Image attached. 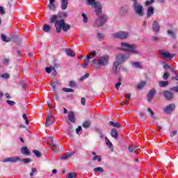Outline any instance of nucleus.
<instances>
[{
  "label": "nucleus",
  "instance_id": "nucleus-20",
  "mask_svg": "<svg viewBox=\"0 0 178 178\" xmlns=\"http://www.w3.org/2000/svg\"><path fill=\"white\" fill-rule=\"evenodd\" d=\"M50 148L52 149V151H54V152H59L60 149L59 145L54 144V143H51Z\"/></svg>",
  "mask_w": 178,
  "mask_h": 178
},
{
  "label": "nucleus",
  "instance_id": "nucleus-57",
  "mask_svg": "<svg viewBox=\"0 0 178 178\" xmlns=\"http://www.w3.org/2000/svg\"><path fill=\"white\" fill-rule=\"evenodd\" d=\"M96 131H97V133H98V134L100 136V138H104V136H102V131H101V130L97 129H96Z\"/></svg>",
  "mask_w": 178,
  "mask_h": 178
},
{
  "label": "nucleus",
  "instance_id": "nucleus-16",
  "mask_svg": "<svg viewBox=\"0 0 178 178\" xmlns=\"http://www.w3.org/2000/svg\"><path fill=\"white\" fill-rule=\"evenodd\" d=\"M95 56H97V51H94L92 52H90L86 56V58L85 59H86V60H88L90 62V60L92 59L93 58H95Z\"/></svg>",
  "mask_w": 178,
  "mask_h": 178
},
{
  "label": "nucleus",
  "instance_id": "nucleus-24",
  "mask_svg": "<svg viewBox=\"0 0 178 178\" xmlns=\"http://www.w3.org/2000/svg\"><path fill=\"white\" fill-rule=\"evenodd\" d=\"M70 24L66 23L65 21H64V24L63 25V29L62 30L63 31H65L66 33V31H69V30H70Z\"/></svg>",
  "mask_w": 178,
  "mask_h": 178
},
{
  "label": "nucleus",
  "instance_id": "nucleus-61",
  "mask_svg": "<svg viewBox=\"0 0 178 178\" xmlns=\"http://www.w3.org/2000/svg\"><path fill=\"white\" fill-rule=\"evenodd\" d=\"M81 105H83V106L86 105V98L82 97V98L81 99Z\"/></svg>",
  "mask_w": 178,
  "mask_h": 178
},
{
  "label": "nucleus",
  "instance_id": "nucleus-32",
  "mask_svg": "<svg viewBox=\"0 0 178 178\" xmlns=\"http://www.w3.org/2000/svg\"><path fill=\"white\" fill-rule=\"evenodd\" d=\"M1 40L4 42H10V38H8L6 35L1 34Z\"/></svg>",
  "mask_w": 178,
  "mask_h": 178
},
{
  "label": "nucleus",
  "instance_id": "nucleus-33",
  "mask_svg": "<svg viewBox=\"0 0 178 178\" xmlns=\"http://www.w3.org/2000/svg\"><path fill=\"white\" fill-rule=\"evenodd\" d=\"M120 64L119 63V62H115L114 63V65H113V72H114V73H116V72H117V70H118V67H119V65H120Z\"/></svg>",
  "mask_w": 178,
  "mask_h": 178
},
{
  "label": "nucleus",
  "instance_id": "nucleus-22",
  "mask_svg": "<svg viewBox=\"0 0 178 178\" xmlns=\"http://www.w3.org/2000/svg\"><path fill=\"white\" fill-rule=\"evenodd\" d=\"M74 154V152H72L71 153H68L67 154L63 155L61 156V160L66 161L67 159H69V158H70L71 156H73Z\"/></svg>",
  "mask_w": 178,
  "mask_h": 178
},
{
  "label": "nucleus",
  "instance_id": "nucleus-18",
  "mask_svg": "<svg viewBox=\"0 0 178 178\" xmlns=\"http://www.w3.org/2000/svg\"><path fill=\"white\" fill-rule=\"evenodd\" d=\"M138 149H140V148L134 145H132L129 147V152H132L133 154H136V152H137Z\"/></svg>",
  "mask_w": 178,
  "mask_h": 178
},
{
  "label": "nucleus",
  "instance_id": "nucleus-29",
  "mask_svg": "<svg viewBox=\"0 0 178 178\" xmlns=\"http://www.w3.org/2000/svg\"><path fill=\"white\" fill-rule=\"evenodd\" d=\"M42 30L44 33H49V31H51V26L46 24L44 25Z\"/></svg>",
  "mask_w": 178,
  "mask_h": 178
},
{
  "label": "nucleus",
  "instance_id": "nucleus-10",
  "mask_svg": "<svg viewBox=\"0 0 178 178\" xmlns=\"http://www.w3.org/2000/svg\"><path fill=\"white\" fill-rule=\"evenodd\" d=\"M117 61L118 63H123V62H126L127 60V56L126 54H120L116 57Z\"/></svg>",
  "mask_w": 178,
  "mask_h": 178
},
{
  "label": "nucleus",
  "instance_id": "nucleus-2",
  "mask_svg": "<svg viewBox=\"0 0 178 178\" xmlns=\"http://www.w3.org/2000/svg\"><path fill=\"white\" fill-rule=\"evenodd\" d=\"M50 23H54V27L56 29V33L59 34L62 31V29L63 28V24H65V19H58V15H53L50 18Z\"/></svg>",
  "mask_w": 178,
  "mask_h": 178
},
{
  "label": "nucleus",
  "instance_id": "nucleus-51",
  "mask_svg": "<svg viewBox=\"0 0 178 178\" xmlns=\"http://www.w3.org/2000/svg\"><path fill=\"white\" fill-rule=\"evenodd\" d=\"M1 77H2L3 79H9V77H10V76H9V74L5 73V74H1Z\"/></svg>",
  "mask_w": 178,
  "mask_h": 178
},
{
  "label": "nucleus",
  "instance_id": "nucleus-52",
  "mask_svg": "<svg viewBox=\"0 0 178 178\" xmlns=\"http://www.w3.org/2000/svg\"><path fill=\"white\" fill-rule=\"evenodd\" d=\"M9 62H10V60L8 59V58H4L3 60H2V63L3 65H9Z\"/></svg>",
  "mask_w": 178,
  "mask_h": 178
},
{
  "label": "nucleus",
  "instance_id": "nucleus-28",
  "mask_svg": "<svg viewBox=\"0 0 178 178\" xmlns=\"http://www.w3.org/2000/svg\"><path fill=\"white\" fill-rule=\"evenodd\" d=\"M110 126H113V127H116L117 129H119L121 127L120 123L119 122H114L113 121H111L109 122Z\"/></svg>",
  "mask_w": 178,
  "mask_h": 178
},
{
  "label": "nucleus",
  "instance_id": "nucleus-60",
  "mask_svg": "<svg viewBox=\"0 0 178 178\" xmlns=\"http://www.w3.org/2000/svg\"><path fill=\"white\" fill-rule=\"evenodd\" d=\"M21 86H22V88L24 90V91H26V90L27 88V86H26V83H24V82H22Z\"/></svg>",
  "mask_w": 178,
  "mask_h": 178
},
{
  "label": "nucleus",
  "instance_id": "nucleus-43",
  "mask_svg": "<svg viewBox=\"0 0 178 178\" xmlns=\"http://www.w3.org/2000/svg\"><path fill=\"white\" fill-rule=\"evenodd\" d=\"M89 77H90V74L86 73L84 76L81 77L80 81H84V80H86V79H88Z\"/></svg>",
  "mask_w": 178,
  "mask_h": 178
},
{
  "label": "nucleus",
  "instance_id": "nucleus-34",
  "mask_svg": "<svg viewBox=\"0 0 178 178\" xmlns=\"http://www.w3.org/2000/svg\"><path fill=\"white\" fill-rule=\"evenodd\" d=\"M146 85H147V83L145 81H142L138 84L137 88L138 90H141V88H143Z\"/></svg>",
  "mask_w": 178,
  "mask_h": 178
},
{
  "label": "nucleus",
  "instance_id": "nucleus-3",
  "mask_svg": "<svg viewBox=\"0 0 178 178\" xmlns=\"http://www.w3.org/2000/svg\"><path fill=\"white\" fill-rule=\"evenodd\" d=\"M121 47L122 48V51H127V52H129L134 55H138L140 54V51L137 50V46L136 44H130L129 43L122 42Z\"/></svg>",
  "mask_w": 178,
  "mask_h": 178
},
{
  "label": "nucleus",
  "instance_id": "nucleus-54",
  "mask_svg": "<svg viewBox=\"0 0 178 178\" xmlns=\"http://www.w3.org/2000/svg\"><path fill=\"white\" fill-rule=\"evenodd\" d=\"M7 104H9L10 106H13V105H16V102L11 100H8Z\"/></svg>",
  "mask_w": 178,
  "mask_h": 178
},
{
  "label": "nucleus",
  "instance_id": "nucleus-41",
  "mask_svg": "<svg viewBox=\"0 0 178 178\" xmlns=\"http://www.w3.org/2000/svg\"><path fill=\"white\" fill-rule=\"evenodd\" d=\"M82 17L83 18L84 23H88V17H87V15L84 13H82Z\"/></svg>",
  "mask_w": 178,
  "mask_h": 178
},
{
  "label": "nucleus",
  "instance_id": "nucleus-6",
  "mask_svg": "<svg viewBox=\"0 0 178 178\" xmlns=\"http://www.w3.org/2000/svg\"><path fill=\"white\" fill-rule=\"evenodd\" d=\"M113 37L115 38H120V40H124L129 37L127 32L120 31L113 34Z\"/></svg>",
  "mask_w": 178,
  "mask_h": 178
},
{
  "label": "nucleus",
  "instance_id": "nucleus-44",
  "mask_svg": "<svg viewBox=\"0 0 178 178\" xmlns=\"http://www.w3.org/2000/svg\"><path fill=\"white\" fill-rule=\"evenodd\" d=\"M52 70H55V67L50 66L49 67H46V72L47 73H51Z\"/></svg>",
  "mask_w": 178,
  "mask_h": 178
},
{
  "label": "nucleus",
  "instance_id": "nucleus-64",
  "mask_svg": "<svg viewBox=\"0 0 178 178\" xmlns=\"http://www.w3.org/2000/svg\"><path fill=\"white\" fill-rule=\"evenodd\" d=\"M176 134H177V131H173L171 132L170 134V137H175V136H176Z\"/></svg>",
  "mask_w": 178,
  "mask_h": 178
},
{
  "label": "nucleus",
  "instance_id": "nucleus-42",
  "mask_svg": "<svg viewBox=\"0 0 178 178\" xmlns=\"http://www.w3.org/2000/svg\"><path fill=\"white\" fill-rule=\"evenodd\" d=\"M93 172H100V173H103L104 172V168L101 167H97L94 168Z\"/></svg>",
  "mask_w": 178,
  "mask_h": 178
},
{
  "label": "nucleus",
  "instance_id": "nucleus-56",
  "mask_svg": "<svg viewBox=\"0 0 178 178\" xmlns=\"http://www.w3.org/2000/svg\"><path fill=\"white\" fill-rule=\"evenodd\" d=\"M96 131H97V133H98V134L100 136V138H104V136H102V131H101V130L97 129H96Z\"/></svg>",
  "mask_w": 178,
  "mask_h": 178
},
{
  "label": "nucleus",
  "instance_id": "nucleus-55",
  "mask_svg": "<svg viewBox=\"0 0 178 178\" xmlns=\"http://www.w3.org/2000/svg\"><path fill=\"white\" fill-rule=\"evenodd\" d=\"M69 86L70 87H76V82H74V81H70V83H69Z\"/></svg>",
  "mask_w": 178,
  "mask_h": 178
},
{
  "label": "nucleus",
  "instance_id": "nucleus-39",
  "mask_svg": "<svg viewBox=\"0 0 178 178\" xmlns=\"http://www.w3.org/2000/svg\"><path fill=\"white\" fill-rule=\"evenodd\" d=\"M33 154H35V155L36 156H38V158H41V152H40L37 149H33Z\"/></svg>",
  "mask_w": 178,
  "mask_h": 178
},
{
  "label": "nucleus",
  "instance_id": "nucleus-46",
  "mask_svg": "<svg viewBox=\"0 0 178 178\" xmlns=\"http://www.w3.org/2000/svg\"><path fill=\"white\" fill-rule=\"evenodd\" d=\"M88 65H90V61L85 58V63L83 65V67H84V69H87V67H88Z\"/></svg>",
  "mask_w": 178,
  "mask_h": 178
},
{
  "label": "nucleus",
  "instance_id": "nucleus-62",
  "mask_svg": "<svg viewBox=\"0 0 178 178\" xmlns=\"http://www.w3.org/2000/svg\"><path fill=\"white\" fill-rule=\"evenodd\" d=\"M120 86H122V82H118V83L115 84V88L117 90H119V88H120Z\"/></svg>",
  "mask_w": 178,
  "mask_h": 178
},
{
  "label": "nucleus",
  "instance_id": "nucleus-30",
  "mask_svg": "<svg viewBox=\"0 0 178 178\" xmlns=\"http://www.w3.org/2000/svg\"><path fill=\"white\" fill-rule=\"evenodd\" d=\"M56 16H58V19H59V17H60L61 19H63L65 17H67V13L66 12L59 13Z\"/></svg>",
  "mask_w": 178,
  "mask_h": 178
},
{
  "label": "nucleus",
  "instance_id": "nucleus-8",
  "mask_svg": "<svg viewBox=\"0 0 178 178\" xmlns=\"http://www.w3.org/2000/svg\"><path fill=\"white\" fill-rule=\"evenodd\" d=\"M175 109H176V104H171L163 108V112L164 113L169 114V113H172V112H173Z\"/></svg>",
  "mask_w": 178,
  "mask_h": 178
},
{
  "label": "nucleus",
  "instance_id": "nucleus-38",
  "mask_svg": "<svg viewBox=\"0 0 178 178\" xmlns=\"http://www.w3.org/2000/svg\"><path fill=\"white\" fill-rule=\"evenodd\" d=\"M20 161L24 162V163H30V162H31V159L30 158L22 159H20Z\"/></svg>",
  "mask_w": 178,
  "mask_h": 178
},
{
  "label": "nucleus",
  "instance_id": "nucleus-37",
  "mask_svg": "<svg viewBox=\"0 0 178 178\" xmlns=\"http://www.w3.org/2000/svg\"><path fill=\"white\" fill-rule=\"evenodd\" d=\"M106 145H108V147L109 148H112L113 147V145L112 144L111 140H109V139H108V138H106Z\"/></svg>",
  "mask_w": 178,
  "mask_h": 178
},
{
  "label": "nucleus",
  "instance_id": "nucleus-7",
  "mask_svg": "<svg viewBox=\"0 0 178 178\" xmlns=\"http://www.w3.org/2000/svg\"><path fill=\"white\" fill-rule=\"evenodd\" d=\"M163 95L167 99V101H172L175 98V94L170 90H164L163 91Z\"/></svg>",
  "mask_w": 178,
  "mask_h": 178
},
{
  "label": "nucleus",
  "instance_id": "nucleus-12",
  "mask_svg": "<svg viewBox=\"0 0 178 178\" xmlns=\"http://www.w3.org/2000/svg\"><path fill=\"white\" fill-rule=\"evenodd\" d=\"M20 161V157L19 156H14V157H8L3 160V162H13L15 163L16 162H19Z\"/></svg>",
  "mask_w": 178,
  "mask_h": 178
},
{
  "label": "nucleus",
  "instance_id": "nucleus-49",
  "mask_svg": "<svg viewBox=\"0 0 178 178\" xmlns=\"http://www.w3.org/2000/svg\"><path fill=\"white\" fill-rule=\"evenodd\" d=\"M98 161V162H101L102 161V159L101 158V156H95L92 159L93 161Z\"/></svg>",
  "mask_w": 178,
  "mask_h": 178
},
{
  "label": "nucleus",
  "instance_id": "nucleus-25",
  "mask_svg": "<svg viewBox=\"0 0 178 178\" xmlns=\"http://www.w3.org/2000/svg\"><path fill=\"white\" fill-rule=\"evenodd\" d=\"M66 54L68 55V56L74 57L76 56V53L72 51V49H65Z\"/></svg>",
  "mask_w": 178,
  "mask_h": 178
},
{
  "label": "nucleus",
  "instance_id": "nucleus-21",
  "mask_svg": "<svg viewBox=\"0 0 178 178\" xmlns=\"http://www.w3.org/2000/svg\"><path fill=\"white\" fill-rule=\"evenodd\" d=\"M160 54L163 58H167L168 59H172V58H173L169 52L161 51Z\"/></svg>",
  "mask_w": 178,
  "mask_h": 178
},
{
  "label": "nucleus",
  "instance_id": "nucleus-35",
  "mask_svg": "<svg viewBox=\"0 0 178 178\" xmlns=\"http://www.w3.org/2000/svg\"><path fill=\"white\" fill-rule=\"evenodd\" d=\"M168 34L171 37V38H176V34H175V32H173V31L168 30Z\"/></svg>",
  "mask_w": 178,
  "mask_h": 178
},
{
  "label": "nucleus",
  "instance_id": "nucleus-4",
  "mask_svg": "<svg viewBox=\"0 0 178 178\" xmlns=\"http://www.w3.org/2000/svg\"><path fill=\"white\" fill-rule=\"evenodd\" d=\"M108 60H109V57L106 55L100 57L97 61L98 66H106Z\"/></svg>",
  "mask_w": 178,
  "mask_h": 178
},
{
  "label": "nucleus",
  "instance_id": "nucleus-40",
  "mask_svg": "<svg viewBox=\"0 0 178 178\" xmlns=\"http://www.w3.org/2000/svg\"><path fill=\"white\" fill-rule=\"evenodd\" d=\"M77 177V173L76 172H71L68 174V176L67 178H76Z\"/></svg>",
  "mask_w": 178,
  "mask_h": 178
},
{
  "label": "nucleus",
  "instance_id": "nucleus-11",
  "mask_svg": "<svg viewBox=\"0 0 178 178\" xmlns=\"http://www.w3.org/2000/svg\"><path fill=\"white\" fill-rule=\"evenodd\" d=\"M155 94H156V90L155 88L151 89L147 94V101L148 102H151L152 101V98H154Z\"/></svg>",
  "mask_w": 178,
  "mask_h": 178
},
{
  "label": "nucleus",
  "instance_id": "nucleus-27",
  "mask_svg": "<svg viewBox=\"0 0 178 178\" xmlns=\"http://www.w3.org/2000/svg\"><path fill=\"white\" fill-rule=\"evenodd\" d=\"M159 87H166L169 86V81H160L159 82Z\"/></svg>",
  "mask_w": 178,
  "mask_h": 178
},
{
  "label": "nucleus",
  "instance_id": "nucleus-5",
  "mask_svg": "<svg viewBox=\"0 0 178 178\" xmlns=\"http://www.w3.org/2000/svg\"><path fill=\"white\" fill-rule=\"evenodd\" d=\"M129 12H130V6L124 5L121 7L120 15L121 16H127V15H129Z\"/></svg>",
  "mask_w": 178,
  "mask_h": 178
},
{
  "label": "nucleus",
  "instance_id": "nucleus-31",
  "mask_svg": "<svg viewBox=\"0 0 178 178\" xmlns=\"http://www.w3.org/2000/svg\"><path fill=\"white\" fill-rule=\"evenodd\" d=\"M83 127H84V129H88V127H90V126H91V121L90 120H86L83 123Z\"/></svg>",
  "mask_w": 178,
  "mask_h": 178
},
{
  "label": "nucleus",
  "instance_id": "nucleus-36",
  "mask_svg": "<svg viewBox=\"0 0 178 178\" xmlns=\"http://www.w3.org/2000/svg\"><path fill=\"white\" fill-rule=\"evenodd\" d=\"M62 90L64 92H74V90L69 88H63Z\"/></svg>",
  "mask_w": 178,
  "mask_h": 178
},
{
  "label": "nucleus",
  "instance_id": "nucleus-53",
  "mask_svg": "<svg viewBox=\"0 0 178 178\" xmlns=\"http://www.w3.org/2000/svg\"><path fill=\"white\" fill-rule=\"evenodd\" d=\"M164 69L165 70H168V69H169V70H170L171 72L173 71V67H170V65H164Z\"/></svg>",
  "mask_w": 178,
  "mask_h": 178
},
{
  "label": "nucleus",
  "instance_id": "nucleus-1",
  "mask_svg": "<svg viewBox=\"0 0 178 178\" xmlns=\"http://www.w3.org/2000/svg\"><path fill=\"white\" fill-rule=\"evenodd\" d=\"M88 5L92 6L95 8V12L97 16H99V18L96 19L94 27H102L105 23H106V20H108V15L105 14L101 15L102 13V5L99 1H96L95 0H87Z\"/></svg>",
  "mask_w": 178,
  "mask_h": 178
},
{
  "label": "nucleus",
  "instance_id": "nucleus-23",
  "mask_svg": "<svg viewBox=\"0 0 178 178\" xmlns=\"http://www.w3.org/2000/svg\"><path fill=\"white\" fill-rule=\"evenodd\" d=\"M21 152L24 155H30V150L26 147H22L21 148Z\"/></svg>",
  "mask_w": 178,
  "mask_h": 178
},
{
  "label": "nucleus",
  "instance_id": "nucleus-48",
  "mask_svg": "<svg viewBox=\"0 0 178 178\" xmlns=\"http://www.w3.org/2000/svg\"><path fill=\"white\" fill-rule=\"evenodd\" d=\"M97 37H98V39L100 40L101 41H102V40H104V38H105L104 34H102L101 33H97Z\"/></svg>",
  "mask_w": 178,
  "mask_h": 178
},
{
  "label": "nucleus",
  "instance_id": "nucleus-15",
  "mask_svg": "<svg viewBox=\"0 0 178 178\" xmlns=\"http://www.w3.org/2000/svg\"><path fill=\"white\" fill-rule=\"evenodd\" d=\"M68 119L72 123H76V117L74 116V113L73 111H70L68 113Z\"/></svg>",
  "mask_w": 178,
  "mask_h": 178
},
{
  "label": "nucleus",
  "instance_id": "nucleus-50",
  "mask_svg": "<svg viewBox=\"0 0 178 178\" xmlns=\"http://www.w3.org/2000/svg\"><path fill=\"white\" fill-rule=\"evenodd\" d=\"M147 111L149 112V113H150L152 118L155 116V113H154L150 108H147Z\"/></svg>",
  "mask_w": 178,
  "mask_h": 178
},
{
  "label": "nucleus",
  "instance_id": "nucleus-58",
  "mask_svg": "<svg viewBox=\"0 0 178 178\" xmlns=\"http://www.w3.org/2000/svg\"><path fill=\"white\" fill-rule=\"evenodd\" d=\"M48 8L50 10H52V9H55V4H51L49 3L48 6Z\"/></svg>",
  "mask_w": 178,
  "mask_h": 178
},
{
  "label": "nucleus",
  "instance_id": "nucleus-19",
  "mask_svg": "<svg viewBox=\"0 0 178 178\" xmlns=\"http://www.w3.org/2000/svg\"><path fill=\"white\" fill-rule=\"evenodd\" d=\"M130 99H131V93L125 92V102H124V104L126 105H129V104H130Z\"/></svg>",
  "mask_w": 178,
  "mask_h": 178
},
{
  "label": "nucleus",
  "instance_id": "nucleus-13",
  "mask_svg": "<svg viewBox=\"0 0 178 178\" xmlns=\"http://www.w3.org/2000/svg\"><path fill=\"white\" fill-rule=\"evenodd\" d=\"M152 30L154 33H159V31L161 30V26L158 22L154 21L152 24Z\"/></svg>",
  "mask_w": 178,
  "mask_h": 178
},
{
  "label": "nucleus",
  "instance_id": "nucleus-14",
  "mask_svg": "<svg viewBox=\"0 0 178 178\" xmlns=\"http://www.w3.org/2000/svg\"><path fill=\"white\" fill-rule=\"evenodd\" d=\"M111 136L115 140H118V138H119V132H118V129L115 128L112 129L111 131Z\"/></svg>",
  "mask_w": 178,
  "mask_h": 178
},
{
  "label": "nucleus",
  "instance_id": "nucleus-47",
  "mask_svg": "<svg viewBox=\"0 0 178 178\" xmlns=\"http://www.w3.org/2000/svg\"><path fill=\"white\" fill-rule=\"evenodd\" d=\"M133 66H135L138 69H141V65H140L139 62H134L132 63Z\"/></svg>",
  "mask_w": 178,
  "mask_h": 178
},
{
  "label": "nucleus",
  "instance_id": "nucleus-9",
  "mask_svg": "<svg viewBox=\"0 0 178 178\" xmlns=\"http://www.w3.org/2000/svg\"><path fill=\"white\" fill-rule=\"evenodd\" d=\"M51 118H54V119H55V117H54V114H52V113L49 112L46 118V123H45L46 127H49V126H51V124H52L54 123V122H55V121H52V120H51Z\"/></svg>",
  "mask_w": 178,
  "mask_h": 178
},
{
  "label": "nucleus",
  "instance_id": "nucleus-17",
  "mask_svg": "<svg viewBox=\"0 0 178 178\" xmlns=\"http://www.w3.org/2000/svg\"><path fill=\"white\" fill-rule=\"evenodd\" d=\"M69 5V0H61V9L66 10L67 6Z\"/></svg>",
  "mask_w": 178,
  "mask_h": 178
},
{
  "label": "nucleus",
  "instance_id": "nucleus-45",
  "mask_svg": "<svg viewBox=\"0 0 178 178\" xmlns=\"http://www.w3.org/2000/svg\"><path fill=\"white\" fill-rule=\"evenodd\" d=\"M169 77H170V74H169V72H165L164 74L163 75V79L164 80H168Z\"/></svg>",
  "mask_w": 178,
  "mask_h": 178
},
{
  "label": "nucleus",
  "instance_id": "nucleus-59",
  "mask_svg": "<svg viewBox=\"0 0 178 178\" xmlns=\"http://www.w3.org/2000/svg\"><path fill=\"white\" fill-rule=\"evenodd\" d=\"M154 2H155L154 0L147 1H146V6H149V5H151V3H154Z\"/></svg>",
  "mask_w": 178,
  "mask_h": 178
},
{
  "label": "nucleus",
  "instance_id": "nucleus-63",
  "mask_svg": "<svg viewBox=\"0 0 178 178\" xmlns=\"http://www.w3.org/2000/svg\"><path fill=\"white\" fill-rule=\"evenodd\" d=\"M0 13L1 15H5V9H3V7L1 6L0 7Z\"/></svg>",
  "mask_w": 178,
  "mask_h": 178
},
{
  "label": "nucleus",
  "instance_id": "nucleus-26",
  "mask_svg": "<svg viewBox=\"0 0 178 178\" xmlns=\"http://www.w3.org/2000/svg\"><path fill=\"white\" fill-rule=\"evenodd\" d=\"M154 15V7H149L147 12V17H151Z\"/></svg>",
  "mask_w": 178,
  "mask_h": 178
}]
</instances>
